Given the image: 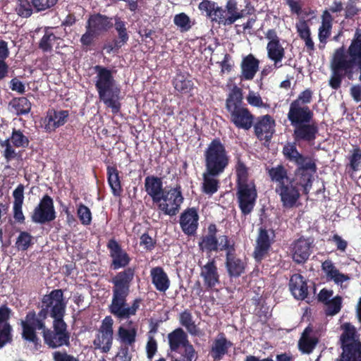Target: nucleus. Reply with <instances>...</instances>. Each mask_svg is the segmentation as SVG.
<instances>
[{"mask_svg":"<svg viewBox=\"0 0 361 361\" xmlns=\"http://www.w3.org/2000/svg\"><path fill=\"white\" fill-rule=\"evenodd\" d=\"M218 228L215 224H210L207 228V234L202 237L200 247L208 252H218L219 241Z\"/></svg>","mask_w":361,"mask_h":361,"instance_id":"nucleus-31","label":"nucleus"},{"mask_svg":"<svg viewBox=\"0 0 361 361\" xmlns=\"http://www.w3.org/2000/svg\"><path fill=\"white\" fill-rule=\"evenodd\" d=\"M322 270L325 273L328 281H334L335 283L339 284L350 279L348 275L342 274L335 267L331 259H326L322 263Z\"/></svg>","mask_w":361,"mask_h":361,"instance_id":"nucleus-33","label":"nucleus"},{"mask_svg":"<svg viewBox=\"0 0 361 361\" xmlns=\"http://www.w3.org/2000/svg\"><path fill=\"white\" fill-rule=\"evenodd\" d=\"M219 248L218 251H225L226 254L235 252V240L227 235H221L218 237Z\"/></svg>","mask_w":361,"mask_h":361,"instance_id":"nucleus-49","label":"nucleus"},{"mask_svg":"<svg viewBox=\"0 0 361 361\" xmlns=\"http://www.w3.org/2000/svg\"><path fill=\"white\" fill-rule=\"evenodd\" d=\"M332 25L327 23H322L319 28L318 37L319 42L323 44L327 42V39L329 37L331 33Z\"/></svg>","mask_w":361,"mask_h":361,"instance_id":"nucleus-60","label":"nucleus"},{"mask_svg":"<svg viewBox=\"0 0 361 361\" xmlns=\"http://www.w3.org/2000/svg\"><path fill=\"white\" fill-rule=\"evenodd\" d=\"M109 251V256L111 258V267L117 270L120 268H126L130 262V255L124 250L121 245L115 239L111 238L106 244Z\"/></svg>","mask_w":361,"mask_h":361,"instance_id":"nucleus-17","label":"nucleus"},{"mask_svg":"<svg viewBox=\"0 0 361 361\" xmlns=\"http://www.w3.org/2000/svg\"><path fill=\"white\" fill-rule=\"evenodd\" d=\"M135 350V347L120 345L116 355V361H131L133 357L131 353Z\"/></svg>","mask_w":361,"mask_h":361,"instance_id":"nucleus-54","label":"nucleus"},{"mask_svg":"<svg viewBox=\"0 0 361 361\" xmlns=\"http://www.w3.org/2000/svg\"><path fill=\"white\" fill-rule=\"evenodd\" d=\"M12 314V310L7 305L0 306V326L11 325L9 320Z\"/></svg>","mask_w":361,"mask_h":361,"instance_id":"nucleus-61","label":"nucleus"},{"mask_svg":"<svg viewBox=\"0 0 361 361\" xmlns=\"http://www.w3.org/2000/svg\"><path fill=\"white\" fill-rule=\"evenodd\" d=\"M53 319L51 328H47L44 323V328L35 329V334H37V331H42L44 343L49 348L69 347L71 345V333L68 329L67 324L63 318Z\"/></svg>","mask_w":361,"mask_h":361,"instance_id":"nucleus-9","label":"nucleus"},{"mask_svg":"<svg viewBox=\"0 0 361 361\" xmlns=\"http://www.w3.org/2000/svg\"><path fill=\"white\" fill-rule=\"evenodd\" d=\"M54 361H80L78 357L68 353L66 350H56L52 353Z\"/></svg>","mask_w":361,"mask_h":361,"instance_id":"nucleus-59","label":"nucleus"},{"mask_svg":"<svg viewBox=\"0 0 361 361\" xmlns=\"http://www.w3.org/2000/svg\"><path fill=\"white\" fill-rule=\"evenodd\" d=\"M8 139H10V142L18 148H27L30 144L29 138L23 134V131L16 128L13 129L11 136Z\"/></svg>","mask_w":361,"mask_h":361,"instance_id":"nucleus-48","label":"nucleus"},{"mask_svg":"<svg viewBox=\"0 0 361 361\" xmlns=\"http://www.w3.org/2000/svg\"><path fill=\"white\" fill-rule=\"evenodd\" d=\"M331 76L329 85L334 90L340 88L344 78L352 80L355 70L359 71L361 82V29L357 27L348 47L336 49L331 59Z\"/></svg>","mask_w":361,"mask_h":361,"instance_id":"nucleus-2","label":"nucleus"},{"mask_svg":"<svg viewBox=\"0 0 361 361\" xmlns=\"http://www.w3.org/2000/svg\"><path fill=\"white\" fill-rule=\"evenodd\" d=\"M9 104L18 116L27 114L31 110V102L25 97H15Z\"/></svg>","mask_w":361,"mask_h":361,"instance_id":"nucleus-44","label":"nucleus"},{"mask_svg":"<svg viewBox=\"0 0 361 361\" xmlns=\"http://www.w3.org/2000/svg\"><path fill=\"white\" fill-rule=\"evenodd\" d=\"M145 190L154 203L160 202V197L164 192L162 179L155 176H147L145 179Z\"/></svg>","mask_w":361,"mask_h":361,"instance_id":"nucleus-28","label":"nucleus"},{"mask_svg":"<svg viewBox=\"0 0 361 361\" xmlns=\"http://www.w3.org/2000/svg\"><path fill=\"white\" fill-rule=\"evenodd\" d=\"M225 266L230 278H238L245 271L246 262L235 252L226 254Z\"/></svg>","mask_w":361,"mask_h":361,"instance_id":"nucleus-27","label":"nucleus"},{"mask_svg":"<svg viewBox=\"0 0 361 361\" xmlns=\"http://www.w3.org/2000/svg\"><path fill=\"white\" fill-rule=\"evenodd\" d=\"M135 274V268L127 267L118 272L110 281L113 284L112 298L108 310L120 321L135 316L142 301L140 298H137L132 301L130 306L127 302Z\"/></svg>","mask_w":361,"mask_h":361,"instance_id":"nucleus-4","label":"nucleus"},{"mask_svg":"<svg viewBox=\"0 0 361 361\" xmlns=\"http://www.w3.org/2000/svg\"><path fill=\"white\" fill-rule=\"evenodd\" d=\"M233 343L228 340L224 333H219L210 346L209 355L214 361H220L228 353Z\"/></svg>","mask_w":361,"mask_h":361,"instance_id":"nucleus-23","label":"nucleus"},{"mask_svg":"<svg viewBox=\"0 0 361 361\" xmlns=\"http://www.w3.org/2000/svg\"><path fill=\"white\" fill-rule=\"evenodd\" d=\"M56 217L54 200L49 195H44L31 214L32 222L45 224L53 221Z\"/></svg>","mask_w":361,"mask_h":361,"instance_id":"nucleus-14","label":"nucleus"},{"mask_svg":"<svg viewBox=\"0 0 361 361\" xmlns=\"http://www.w3.org/2000/svg\"><path fill=\"white\" fill-rule=\"evenodd\" d=\"M168 338L171 351H177L180 348L190 343L187 334L181 328L176 329L171 332Z\"/></svg>","mask_w":361,"mask_h":361,"instance_id":"nucleus-38","label":"nucleus"},{"mask_svg":"<svg viewBox=\"0 0 361 361\" xmlns=\"http://www.w3.org/2000/svg\"><path fill=\"white\" fill-rule=\"evenodd\" d=\"M252 126L255 135L259 140L271 141L275 133L276 123L270 115L267 114L257 117Z\"/></svg>","mask_w":361,"mask_h":361,"instance_id":"nucleus-18","label":"nucleus"},{"mask_svg":"<svg viewBox=\"0 0 361 361\" xmlns=\"http://www.w3.org/2000/svg\"><path fill=\"white\" fill-rule=\"evenodd\" d=\"M113 325L114 320L111 316H106L102 321V324L93 341L95 349H99L104 353L109 352L114 340Z\"/></svg>","mask_w":361,"mask_h":361,"instance_id":"nucleus-13","label":"nucleus"},{"mask_svg":"<svg viewBox=\"0 0 361 361\" xmlns=\"http://www.w3.org/2000/svg\"><path fill=\"white\" fill-rule=\"evenodd\" d=\"M117 336L118 341L121 345L135 347L137 336V329L135 327L126 329L124 326H121L118 329Z\"/></svg>","mask_w":361,"mask_h":361,"instance_id":"nucleus-40","label":"nucleus"},{"mask_svg":"<svg viewBox=\"0 0 361 361\" xmlns=\"http://www.w3.org/2000/svg\"><path fill=\"white\" fill-rule=\"evenodd\" d=\"M52 30L51 27H45L44 29V35L38 43V48L43 52H51L54 42L60 39L54 34Z\"/></svg>","mask_w":361,"mask_h":361,"instance_id":"nucleus-41","label":"nucleus"},{"mask_svg":"<svg viewBox=\"0 0 361 361\" xmlns=\"http://www.w3.org/2000/svg\"><path fill=\"white\" fill-rule=\"evenodd\" d=\"M114 18L102 13L90 15L87 20L86 28H89L93 33L100 36L108 32L113 26Z\"/></svg>","mask_w":361,"mask_h":361,"instance_id":"nucleus-21","label":"nucleus"},{"mask_svg":"<svg viewBox=\"0 0 361 361\" xmlns=\"http://www.w3.org/2000/svg\"><path fill=\"white\" fill-rule=\"evenodd\" d=\"M319 343V338L313 331V328L308 325L302 333L298 341V349L303 354H310L313 352Z\"/></svg>","mask_w":361,"mask_h":361,"instance_id":"nucleus-26","label":"nucleus"},{"mask_svg":"<svg viewBox=\"0 0 361 361\" xmlns=\"http://www.w3.org/2000/svg\"><path fill=\"white\" fill-rule=\"evenodd\" d=\"M99 36L93 33L91 30L86 28L85 32L81 36L80 42L81 43L83 50L87 51L90 47L93 44L94 39Z\"/></svg>","mask_w":361,"mask_h":361,"instance_id":"nucleus-57","label":"nucleus"},{"mask_svg":"<svg viewBox=\"0 0 361 361\" xmlns=\"http://www.w3.org/2000/svg\"><path fill=\"white\" fill-rule=\"evenodd\" d=\"M174 24L178 27L181 32H185L191 28L190 19L185 13L176 14L173 18Z\"/></svg>","mask_w":361,"mask_h":361,"instance_id":"nucleus-53","label":"nucleus"},{"mask_svg":"<svg viewBox=\"0 0 361 361\" xmlns=\"http://www.w3.org/2000/svg\"><path fill=\"white\" fill-rule=\"evenodd\" d=\"M16 11L22 18H28L32 14V4L29 0H16Z\"/></svg>","mask_w":361,"mask_h":361,"instance_id":"nucleus-50","label":"nucleus"},{"mask_svg":"<svg viewBox=\"0 0 361 361\" xmlns=\"http://www.w3.org/2000/svg\"><path fill=\"white\" fill-rule=\"evenodd\" d=\"M274 238L275 232L273 229L267 230L264 227L259 228L253 252V257L257 262H261L268 255L274 242Z\"/></svg>","mask_w":361,"mask_h":361,"instance_id":"nucleus-15","label":"nucleus"},{"mask_svg":"<svg viewBox=\"0 0 361 361\" xmlns=\"http://www.w3.org/2000/svg\"><path fill=\"white\" fill-rule=\"evenodd\" d=\"M200 276L203 278L204 286L207 289H212L219 283V274L214 259L209 260L203 266Z\"/></svg>","mask_w":361,"mask_h":361,"instance_id":"nucleus-29","label":"nucleus"},{"mask_svg":"<svg viewBox=\"0 0 361 361\" xmlns=\"http://www.w3.org/2000/svg\"><path fill=\"white\" fill-rule=\"evenodd\" d=\"M77 215L82 224L84 226H89L92 223V212L90 209L83 204L80 203L77 209Z\"/></svg>","mask_w":361,"mask_h":361,"instance_id":"nucleus-52","label":"nucleus"},{"mask_svg":"<svg viewBox=\"0 0 361 361\" xmlns=\"http://www.w3.org/2000/svg\"><path fill=\"white\" fill-rule=\"evenodd\" d=\"M259 61L252 54L243 57L241 68V79L251 80L259 71Z\"/></svg>","mask_w":361,"mask_h":361,"instance_id":"nucleus-30","label":"nucleus"},{"mask_svg":"<svg viewBox=\"0 0 361 361\" xmlns=\"http://www.w3.org/2000/svg\"><path fill=\"white\" fill-rule=\"evenodd\" d=\"M174 89L180 94H188L194 88V82L190 75L178 71L172 81Z\"/></svg>","mask_w":361,"mask_h":361,"instance_id":"nucleus-36","label":"nucleus"},{"mask_svg":"<svg viewBox=\"0 0 361 361\" xmlns=\"http://www.w3.org/2000/svg\"><path fill=\"white\" fill-rule=\"evenodd\" d=\"M68 116V110L49 109L44 120V129L49 133L55 131L67 122Z\"/></svg>","mask_w":361,"mask_h":361,"instance_id":"nucleus-24","label":"nucleus"},{"mask_svg":"<svg viewBox=\"0 0 361 361\" xmlns=\"http://www.w3.org/2000/svg\"><path fill=\"white\" fill-rule=\"evenodd\" d=\"M13 328L11 325L0 326V350L13 342Z\"/></svg>","mask_w":361,"mask_h":361,"instance_id":"nucleus-51","label":"nucleus"},{"mask_svg":"<svg viewBox=\"0 0 361 361\" xmlns=\"http://www.w3.org/2000/svg\"><path fill=\"white\" fill-rule=\"evenodd\" d=\"M198 9L212 21L224 25H231L244 16L243 11H238L236 0H228L224 8L215 1L204 0L199 4Z\"/></svg>","mask_w":361,"mask_h":361,"instance_id":"nucleus-5","label":"nucleus"},{"mask_svg":"<svg viewBox=\"0 0 361 361\" xmlns=\"http://www.w3.org/2000/svg\"><path fill=\"white\" fill-rule=\"evenodd\" d=\"M236 200L242 216L246 217L254 210L258 197L257 186L253 180L250 183L236 186Z\"/></svg>","mask_w":361,"mask_h":361,"instance_id":"nucleus-12","label":"nucleus"},{"mask_svg":"<svg viewBox=\"0 0 361 361\" xmlns=\"http://www.w3.org/2000/svg\"><path fill=\"white\" fill-rule=\"evenodd\" d=\"M199 214L195 207L185 209L180 216L179 224L182 231L188 236L196 234L199 226Z\"/></svg>","mask_w":361,"mask_h":361,"instance_id":"nucleus-20","label":"nucleus"},{"mask_svg":"<svg viewBox=\"0 0 361 361\" xmlns=\"http://www.w3.org/2000/svg\"><path fill=\"white\" fill-rule=\"evenodd\" d=\"M58 0H32L33 7L37 11H44L54 6Z\"/></svg>","mask_w":361,"mask_h":361,"instance_id":"nucleus-62","label":"nucleus"},{"mask_svg":"<svg viewBox=\"0 0 361 361\" xmlns=\"http://www.w3.org/2000/svg\"><path fill=\"white\" fill-rule=\"evenodd\" d=\"M150 276L152 283L158 291L166 292L169 289L171 282L162 267H156L152 268L150 271Z\"/></svg>","mask_w":361,"mask_h":361,"instance_id":"nucleus-32","label":"nucleus"},{"mask_svg":"<svg viewBox=\"0 0 361 361\" xmlns=\"http://www.w3.org/2000/svg\"><path fill=\"white\" fill-rule=\"evenodd\" d=\"M34 244L32 235L27 231H20L16 238L15 247L18 251H26Z\"/></svg>","mask_w":361,"mask_h":361,"instance_id":"nucleus-47","label":"nucleus"},{"mask_svg":"<svg viewBox=\"0 0 361 361\" xmlns=\"http://www.w3.org/2000/svg\"><path fill=\"white\" fill-rule=\"evenodd\" d=\"M219 176L204 171L202 174V192L209 196L215 194L220 188V181L217 178Z\"/></svg>","mask_w":361,"mask_h":361,"instance_id":"nucleus-35","label":"nucleus"},{"mask_svg":"<svg viewBox=\"0 0 361 361\" xmlns=\"http://www.w3.org/2000/svg\"><path fill=\"white\" fill-rule=\"evenodd\" d=\"M140 245L148 250H152L156 245V241L147 233H145L140 236Z\"/></svg>","mask_w":361,"mask_h":361,"instance_id":"nucleus-63","label":"nucleus"},{"mask_svg":"<svg viewBox=\"0 0 361 361\" xmlns=\"http://www.w3.org/2000/svg\"><path fill=\"white\" fill-rule=\"evenodd\" d=\"M24 185L19 184L13 192V204L23 205L24 201Z\"/></svg>","mask_w":361,"mask_h":361,"instance_id":"nucleus-64","label":"nucleus"},{"mask_svg":"<svg viewBox=\"0 0 361 361\" xmlns=\"http://www.w3.org/2000/svg\"><path fill=\"white\" fill-rule=\"evenodd\" d=\"M242 104V90L235 86L226 98V108L230 114L231 122L239 129L248 130L254 124L255 116L247 108Z\"/></svg>","mask_w":361,"mask_h":361,"instance_id":"nucleus-6","label":"nucleus"},{"mask_svg":"<svg viewBox=\"0 0 361 361\" xmlns=\"http://www.w3.org/2000/svg\"><path fill=\"white\" fill-rule=\"evenodd\" d=\"M66 303L63 299V291L54 289L49 294L43 295L41 300V310L36 313L35 310L29 311L24 320H21L22 338L26 341L38 345L40 343L35 329H44V321L49 314L53 319L63 318Z\"/></svg>","mask_w":361,"mask_h":361,"instance_id":"nucleus-3","label":"nucleus"},{"mask_svg":"<svg viewBox=\"0 0 361 361\" xmlns=\"http://www.w3.org/2000/svg\"><path fill=\"white\" fill-rule=\"evenodd\" d=\"M282 153L286 160L296 166L294 176H289L282 164L271 167L268 175L275 184V192L283 208L290 209L298 207L301 190L305 195L309 194L317 171V160L312 156L300 152L294 144L283 147Z\"/></svg>","mask_w":361,"mask_h":361,"instance_id":"nucleus-1","label":"nucleus"},{"mask_svg":"<svg viewBox=\"0 0 361 361\" xmlns=\"http://www.w3.org/2000/svg\"><path fill=\"white\" fill-rule=\"evenodd\" d=\"M99 98L107 107L111 108L113 114H116L121 111L120 102L121 88L116 82L97 90Z\"/></svg>","mask_w":361,"mask_h":361,"instance_id":"nucleus-16","label":"nucleus"},{"mask_svg":"<svg viewBox=\"0 0 361 361\" xmlns=\"http://www.w3.org/2000/svg\"><path fill=\"white\" fill-rule=\"evenodd\" d=\"M312 95L313 92L310 89L301 92L298 98L290 103L288 114L314 115L313 111L306 105L312 102Z\"/></svg>","mask_w":361,"mask_h":361,"instance_id":"nucleus-22","label":"nucleus"},{"mask_svg":"<svg viewBox=\"0 0 361 361\" xmlns=\"http://www.w3.org/2000/svg\"><path fill=\"white\" fill-rule=\"evenodd\" d=\"M94 68L97 73L95 78V87L97 90L116 82L113 75L112 71L108 68L97 65Z\"/></svg>","mask_w":361,"mask_h":361,"instance_id":"nucleus-34","label":"nucleus"},{"mask_svg":"<svg viewBox=\"0 0 361 361\" xmlns=\"http://www.w3.org/2000/svg\"><path fill=\"white\" fill-rule=\"evenodd\" d=\"M176 352L180 355L178 359L182 361H192L196 355V351L191 343L180 348Z\"/></svg>","mask_w":361,"mask_h":361,"instance_id":"nucleus-56","label":"nucleus"},{"mask_svg":"<svg viewBox=\"0 0 361 361\" xmlns=\"http://www.w3.org/2000/svg\"><path fill=\"white\" fill-rule=\"evenodd\" d=\"M288 286L290 293L295 299L303 300L307 298L308 286L307 281L301 274H293L290 278Z\"/></svg>","mask_w":361,"mask_h":361,"instance_id":"nucleus-25","label":"nucleus"},{"mask_svg":"<svg viewBox=\"0 0 361 361\" xmlns=\"http://www.w3.org/2000/svg\"><path fill=\"white\" fill-rule=\"evenodd\" d=\"M179 322L190 334L197 335V328L192 319V314L188 310H185L180 314Z\"/></svg>","mask_w":361,"mask_h":361,"instance_id":"nucleus-46","label":"nucleus"},{"mask_svg":"<svg viewBox=\"0 0 361 361\" xmlns=\"http://www.w3.org/2000/svg\"><path fill=\"white\" fill-rule=\"evenodd\" d=\"M314 115L312 114H287L290 125L293 127V137L294 142H287L283 147L294 144L297 149V144L306 142L310 145L314 144L319 133L317 123L312 121Z\"/></svg>","mask_w":361,"mask_h":361,"instance_id":"nucleus-7","label":"nucleus"},{"mask_svg":"<svg viewBox=\"0 0 361 361\" xmlns=\"http://www.w3.org/2000/svg\"><path fill=\"white\" fill-rule=\"evenodd\" d=\"M340 336L341 361H361V341L355 327L350 323L342 325Z\"/></svg>","mask_w":361,"mask_h":361,"instance_id":"nucleus-10","label":"nucleus"},{"mask_svg":"<svg viewBox=\"0 0 361 361\" xmlns=\"http://www.w3.org/2000/svg\"><path fill=\"white\" fill-rule=\"evenodd\" d=\"M235 171L236 175V186L250 183V180H248L249 169L240 157L237 159Z\"/></svg>","mask_w":361,"mask_h":361,"instance_id":"nucleus-43","label":"nucleus"},{"mask_svg":"<svg viewBox=\"0 0 361 361\" xmlns=\"http://www.w3.org/2000/svg\"><path fill=\"white\" fill-rule=\"evenodd\" d=\"M107 181L111 188L112 194L119 197L123 192L119 171L116 166L109 165L106 167Z\"/></svg>","mask_w":361,"mask_h":361,"instance_id":"nucleus-37","label":"nucleus"},{"mask_svg":"<svg viewBox=\"0 0 361 361\" xmlns=\"http://www.w3.org/2000/svg\"><path fill=\"white\" fill-rule=\"evenodd\" d=\"M348 163L346 164V171L348 173H354L361 169V148L358 146L354 147L348 156Z\"/></svg>","mask_w":361,"mask_h":361,"instance_id":"nucleus-42","label":"nucleus"},{"mask_svg":"<svg viewBox=\"0 0 361 361\" xmlns=\"http://www.w3.org/2000/svg\"><path fill=\"white\" fill-rule=\"evenodd\" d=\"M356 0H348L344 8V18L347 20L353 19L360 13V9L356 5Z\"/></svg>","mask_w":361,"mask_h":361,"instance_id":"nucleus-58","label":"nucleus"},{"mask_svg":"<svg viewBox=\"0 0 361 361\" xmlns=\"http://www.w3.org/2000/svg\"><path fill=\"white\" fill-rule=\"evenodd\" d=\"M205 171L221 175L229 164V155L219 138L213 139L204 152Z\"/></svg>","mask_w":361,"mask_h":361,"instance_id":"nucleus-8","label":"nucleus"},{"mask_svg":"<svg viewBox=\"0 0 361 361\" xmlns=\"http://www.w3.org/2000/svg\"><path fill=\"white\" fill-rule=\"evenodd\" d=\"M326 305V313L327 315H335L338 314L342 307V298L336 295L328 301Z\"/></svg>","mask_w":361,"mask_h":361,"instance_id":"nucleus-55","label":"nucleus"},{"mask_svg":"<svg viewBox=\"0 0 361 361\" xmlns=\"http://www.w3.org/2000/svg\"><path fill=\"white\" fill-rule=\"evenodd\" d=\"M313 243L312 238H305L303 236L294 240L290 245L293 259L298 264L305 262L310 255V248Z\"/></svg>","mask_w":361,"mask_h":361,"instance_id":"nucleus-19","label":"nucleus"},{"mask_svg":"<svg viewBox=\"0 0 361 361\" xmlns=\"http://www.w3.org/2000/svg\"><path fill=\"white\" fill-rule=\"evenodd\" d=\"M114 26L118 34L116 40V47H123L127 44L129 40V34L127 29V23L121 19V17L116 16L114 18Z\"/></svg>","mask_w":361,"mask_h":361,"instance_id":"nucleus-39","label":"nucleus"},{"mask_svg":"<svg viewBox=\"0 0 361 361\" xmlns=\"http://www.w3.org/2000/svg\"><path fill=\"white\" fill-rule=\"evenodd\" d=\"M268 57L274 62L276 66L281 61L285 55V50L280 42L267 44Z\"/></svg>","mask_w":361,"mask_h":361,"instance_id":"nucleus-45","label":"nucleus"},{"mask_svg":"<svg viewBox=\"0 0 361 361\" xmlns=\"http://www.w3.org/2000/svg\"><path fill=\"white\" fill-rule=\"evenodd\" d=\"M183 200L181 185L177 184L173 188H165L164 192L160 197V202L157 204L158 209L165 215L173 216L179 212Z\"/></svg>","mask_w":361,"mask_h":361,"instance_id":"nucleus-11","label":"nucleus"}]
</instances>
